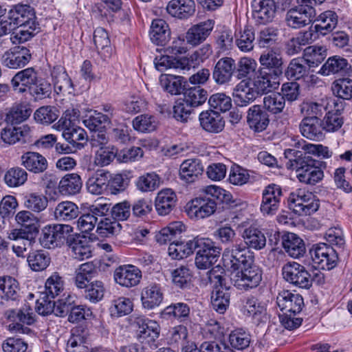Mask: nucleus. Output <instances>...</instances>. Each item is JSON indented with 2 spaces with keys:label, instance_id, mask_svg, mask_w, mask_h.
I'll use <instances>...</instances> for the list:
<instances>
[{
  "label": "nucleus",
  "instance_id": "49530a36",
  "mask_svg": "<svg viewBox=\"0 0 352 352\" xmlns=\"http://www.w3.org/2000/svg\"><path fill=\"white\" fill-rule=\"evenodd\" d=\"M190 314L189 306L184 302L172 303L167 306L160 313L162 319L170 320L172 318L184 321L187 320Z\"/></svg>",
  "mask_w": 352,
  "mask_h": 352
},
{
  "label": "nucleus",
  "instance_id": "052dcab7",
  "mask_svg": "<svg viewBox=\"0 0 352 352\" xmlns=\"http://www.w3.org/2000/svg\"><path fill=\"white\" fill-rule=\"evenodd\" d=\"M172 280L175 287L180 289L189 288L192 274L190 269L182 265L171 272Z\"/></svg>",
  "mask_w": 352,
  "mask_h": 352
},
{
  "label": "nucleus",
  "instance_id": "f3484780",
  "mask_svg": "<svg viewBox=\"0 0 352 352\" xmlns=\"http://www.w3.org/2000/svg\"><path fill=\"white\" fill-rule=\"evenodd\" d=\"M114 280L122 287H131L137 285L142 278L141 271L133 265H124L114 271Z\"/></svg>",
  "mask_w": 352,
  "mask_h": 352
},
{
  "label": "nucleus",
  "instance_id": "a18cd8bd",
  "mask_svg": "<svg viewBox=\"0 0 352 352\" xmlns=\"http://www.w3.org/2000/svg\"><path fill=\"white\" fill-rule=\"evenodd\" d=\"M82 186V179L78 174H67L60 180L58 190L63 195H74L80 192Z\"/></svg>",
  "mask_w": 352,
  "mask_h": 352
},
{
  "label": "nucleus",
  "instance_id": "c756f323",
  "mask_svg": "<svg viewBox=\"0 0 352 352\" xmlns=\"http://www.w3.org/2000/svg\"><path fill=\"white\" fill-rule=\"evenodd\" d=\"M67 243L76 259L82 261L91 256L90 242L85 236L71 235Z\"/></svg>",
  "mask_w": 352,
  "mask_h": 352
},
{
  "label": "nucleus",
  "instance_id": "c03bdc74",
  "mask_svg": "<svg viewBox=\"0 0 352 352\" xmlns=\"http://www.w3.org/2000/svg\"><path fill=\"white\" fill-rule=\"evenodd\" d=\"M80 213L77 204L70 201H63L54 209V217L58 221H69L75 219Z\"/></svg>",
  "mask_w": 352,
  "mask_h": 352
},
{
  "label": "nucleus",
  "instance_id": "a878e982",
  "mask_svg": "<svg viewBox=\"0 0 352 352\" xmlns=\"http://www.w3.org/2000/svg\"><path fill=\"white\" fill-rule=\"evenodd\" d=\"M259 62L261 65L259 70H266L267 72L283 75V58L278 52L269 50L263 52L259 58Z\"/></svg>",
  "mask_w": 352,
  "mask_h": 352
},
{
  "label": "nucleus",
  "instance_id": "a19ab883",
  "mask_svg": "<svg viewBox=\"0 0 352 352\" xmlns=\"http://www.w3.org/2000/svg\"><path fill=\"white\" fill-rule=\"evenodd\" d=\"M338 16L333 10H327L322 12L317 18L316 21L319 22L314 26L311 25L314 31L324 36L332 32L338 24Z\"/></svg>",
  "mask_w": 352,
  "mask_h": 352
},
{
  "label": "nucleus",
  "instance_id": "412c9836",
  "mask_svg": "<svg viewBox=\"0 0 352 352\" xmlns=\"http://www.w3.org/2000/svg\"><path fill=\"white\" fill-rule=\"evenodd\" d=\"M247 123L254 131H263L270 123L269 116L263 107L254 104L248 110Z\"/></svg>",
  "mask_w": 352,
  "mask_h": 352
},
{
  "label": "nucleus",
  "instance_id": "bf43d9fd",
  "mask_svg": "<svg viewBox=\"0 0 352 352\" xmlns=\"http://www.w3.org/2000/svg\"><path fill=\"white\" fill-rule=\"evenodd\" d=\"M109 309L112 317L119 318L132 311L133 302L128 298L119 297L111 300Z\"/></svg>",
  "mask_w": 352,
  "mask_h": 352
},
{
  "label": "nucleus",
  "instance_id": "09e8293b",
  "mask_svg": "<svg viewBox=\"0 0 352 352\" xmlns=\"http://www.w3.org/2000/svg\"><path fill=\"white\" fill-rule=\"evenodd\" d=\"M229 287L220 286L212 290V306L213 309L219 314H223L230 304Z\"/></svg>",
  "mask_w": 352,
  "mask_h": 352
},
{
  "label": "nucleus",
  "instance_id": "dca6fc26",
  "mask_svg": "<svg viewBox=\"0 0 352 352\" xmlns=\"http://www.w3.org/2000/svg\"><path fill=\"white\" fill-rule=\"evenodd\" d=\"M276 304L280 311L285 313L299 314L304 307V300L299 294L289 290L280 292L276 297Z\"/></svg>",
  "mask_w": 352,
  "mask_h": 352
},
{
  "label": "nucleus",
  "instance_id": "f8f14e48",
  "mask_svg": "<svg viewBox=\"0 0 352 352\" xmlns=\"http://www.w3.org/2000/svg\"><path fill=\"white\" fill-rule=\"evenodd\" d=\"M34 8L28 4L18 3L11 7L8 12V19L12 25L38 27Z\"/></svg>",
  "mask_w": 352,
  "mask_h": 352
},
{
  "label": "nucleus",
  "instance_id": "ddd939ff",
  "mask_svg": "<svg viewBox=\"0 0 352 352\" xmlns=\"http://www.w3.org/2000/svg\"><path fill=\"white\" fill-rule=\"evenodd\" d=\"M252 16L257 25H265L273 21L277 6L274 0H253Z\"/></svg>",
  "mask_w": 352,
  "mask_h": 352
},
{
  "label": "nucleus",
  "instance_id": "c85d7f7f",
  "mask_svg": "<svg viewBox=\"0 0 352 352\" xmlns=\"http://www.w3.org/2000/svg\"><path fill=\"white\" fill-rule=\"evenodd\" d=\"M323 124L320 118H304L300 124L301 134L306 138L320 141L324 138Z\"/></svg>",
  "mask_w": 352,
  "mask_h": 352
},
{
  "label": "nucleus",
  "instance_id": "e433bc0d",
  "mask_svg": "<svg viewBox=\"0 0 352 352\" xmlns=\"http://www.w3.org/2000/svg\"><path fill=\"white\" fill-rule=\"evenodd\" d=\"M94 43L98 54L104 61L111 58L113 52L107 32L102 28H97L94 32Z\"/></svg>",
  "mask_w": 352,
  "mask_h": 352
},
{
  "label": "nucleus",
  "instance_id": "6e6d98bb",
  "mask_svg": "<svg viewBox=\"0 0 352 352\" xmlns=\"http://www.w3.org/2000/svg\"><path fill=\"white\" fill-rule=\"evenodd\" d=\"M28 262L30 268L35 272L45 270L50 263V256L45 250H34L29 253Z\"/></svg>",
  "mask_w": 352,
  "mask_h": 352
},
{
  "label": "nucleus",
  "instance_id": "1a4fd4ad",
  "mask_svg": "<svg viewBox=\"0 0 352 352\" xmlns=\"http://www.w3.org/2000/svg\"><path fill=\"white\" fill-rule=\"evenodd\" d=\"M316 15V10L312 5L300 3L298 6L291 8L287 12L285 21L287 26L298 29L312 23Z\"/></svg>",
  "mask_w": 352,
  "mask_h": 352
},
{
  "label": "nucleus",
  "instance_id": "69168bd1",
  "mask_svg": "<svg viewBox=\"0 0 352 352\" xmlns=\"http://www.w3.org/2000/svg\"><path fill=\"white\" fill-rule=\"evenodd\" d=\"M285 106L284 96L279 93L266 95L263 98V108L273 114L282 112Z\"/></svg>",
  "mask_w": 352,
  "mask_h": 352
},
{
  "label": "nucleus",
  "instance_id": "aec40b11",
  "mask_svg": "<svg viewBox=\"0 0 352 352\" xmlns=\"http://www.w3.org/2000/svg\"><path fill=\"white\" fill-rule=\"evenodd\" d=\"M39 77L34 67H28L18 72L11 80V85L14 91L23 94L29 89Z\"/></svg>",
  "mask_w": 352,
  "mask_h": 352
},
{
  "label": "nucleus",
  "instance_id": "0eeeda50",
  "mask_svg": "<svg viewBox=\"0 0 352 352\" xmlns=\"http://www.w3.org/2000/svg\"><path fill=\"white\" fill-rule=\"evenodd\" d=\"M309 254L314 264L320 269L331 270L338 264V253L327 243L314 244L310 249Z\"/></svg>",
  "mask_w": 352,
  "mask_h": 352
},
{
  "label": "nucleus",
  "instance_id": "f704fd0d",
  "mask_svg": "<svg viewBox=\"0 0 352 352\" xmlns=\"http://www.w3.org/2000/svg\"><path fill=\"white\" fill-rule=\"evenodd\" d=\"M242 237L243 245H245L250 250V249L261 250L266 245V237L264 233L257 228L250 226L245 228L242 233Z\"/></svg>",
  "mask_w": 352,
  "mask_h": 352
},
{
  "label": "nucleus",
  "instance_id": "4468645a",
  "mask_svg": "<svg viewBox=\"0 0 352 352\" xmlns=\"http://www.w3.org/2000/svg\"><path fill=\"white\" fill-rule=\"evenodd\" d=\"M109 207L107 204L93 205L89 207L87 212L82 214L77 221L78 229L82 232L89 233L92 231L100 217L106 216Z\"/></svg>",
  "mask_w": 352,
  "mask_h": 352
},
{
  "label": "nucleus",
  "instance_id": "8fccbe9b",
  "mask_svg": "<svg viewBox=\"0 0 352 352\" xmlns=\"http://www.w3.org/2000/svg\"><path fill=\"white\" fill-rule=\"evenodd\" d=\"M5 316L8 320L12 322L8 326L9 330L12 331L21 330L23 327L21 323L31 324L34 322V319L30 314H25L21 310L9 309L6 311Z\"/></svg>",
  "mask_w": 352,
  "mask_h": 352
},
{
  "label": "nucleus",
  "instance_id": "cd10ccee",
  "mask_svg": "<svg viewBox=\"0 0 352 352\" xmlns=\"http://www.w3.org/2000/svg\"><path fill=\"white\" fill-rule=\"evenodd\" d=\"M177 195L170 188L161 190L155 199V210L159 215L165 216L170 213L176 205Z\"/></svg>",
  "mask_w": 352,
  "mask_h": 352
},
{
  "label": "nucleus",
  "instance_id": "f257e3e1",
  "mask_svg": "<svg viewBox=\"0 0 352 352\" xmlns=\"http://www.w3.org/2000/svg\"><path fill=\"white\" fill-rule=\"evenodd\" d=\"M225 265L238 270L231 278L234 287L241 290L256 287L262 280V270L254 263V253L242 241L236 243L223 254Z\"/></svg>",
  "mask_w": 352,
  "mask_h": 352
},
{
  "label": "nucleus",
  "instance_id": "5fc2aeb1",
  "mask_svg": "<svg viewBox=\"0 0 352 352\" xmlns=\"http://www.w3.org/2000/svg\"><path fill=\"white\" fill-rule=\"evenodd\" d=\"M109 172H97L87 182V190L93 195H100L108 186Z\"/></svg>",
  "mask_w": 352,
  "mask_h": 352
},
{
  "label": "nucleus",
  "instance_id": "72a5a7b5",
  "mask_svg": "<svg viewBox=\"0 0 352 352\" xmlns=\"http://www.w3.org/2000/svg\"><path fill=\"white\" fill-rule=\"evenodd\" d=\"M166 10L174 17L186 19L195 11V3L192 0H170Z\"/></svg>",
  "mask_w": 352,
  "mask_h": 352
},
{
  "label": "nucleus",
  "instance_id": "58836bf2",
  "mask_svg": "<svg viewBox=\"0 0 352 352\" xmlns=\"http://www.w3.org/2000/svg\"><path fill=\"white\" fill-rule=\"evenodd\" d=\"M282 244L285 252L293 258H299L305 253L303 240L294 233L284 234L282 236Z\"/></svg>",
  "mask_w": 352,
  "mask_h": 352
},
{
  "label": "nucleus",
  "instance_id": "603ef678",
  "mask_svg": "<svg viewBox=\"0 0 352 352\" xmlns=\"http://www.w3.org/2000/svg\"><path fill=\"white\" fill-rule=\"evenodd\" d=\"M195 238L186 243L179 241L171 243L168 247V254L173 259H182L186 258L195 251Z\"/></svg>",
  "mask_w": 352,
  "mask_h": 352
},
{
  "label": "nucleus",
  "instance_id": "f03ea898",
  "mask_svg": "<svg viewBox=\"0 0 352 352\" xmlns=\"http://www.w3.org/2000/svg\"><path fill=\"white\" fill-rule=\"evenodd\" d=\"M204 193L187 204L186 210L190 218L204 219L210 216L215 212L218 203L236 206L232 195L219 186H208Z\"/></svg>",
  "mask_w": 352,
  "mask_h": 352
},
{
  "label": "nucleus",
  "instance_id": "393cba45",
  "mask_svg": "<svg viewBox=\"0 0 352 352\" xmlns=\"http://www.w3.org/2000/svg\"><path fill=\"white\" fill-rule=\"evenodd\" d=\"M282 75L259 70V75L254 80L253 86L258 94L271 92L278 89L280 85V77Z\"/></svg>",
  "mask_w": 352,
  "mask_h": 352
},
{
  "label": "nucleus",
  "instance_id": "423d86ee",
  "mask_svg": "<svg viewBox=\"0 0 352 352\" xmlns=\"http://www.w3.org/2000/svg\"><path fill=\"white\" fill-rule=\"evenodd\" d=\"M72 232L73 228L67 224L48 225L43 228L40 241L43 247L53 248L67 242Z\"/></svg>",
  "mask_w": 352,
  "mask_h": 352
},
{
  "label": "nucleus",
  "instance_id": "864d4df0",
  "mask_svg": "<svg viewBox=\"0 0 352 352\" xmlns=\"http://www.w3.org/2000/svg\"><path fill=\"white\" fill-rule=\"evenodd\" d=\"M208 98L207 91L201 86L187 88L184 92V100L193 109L202 105Z\"/></svg>",
  "mask_w": 352,
  "mask_h": 352
},
{
  "label": "nucleus",
  "instance_id": "774afa93",
  "mask_svg": "<svg viewBox=\"0 0 352 352\" xmlns=\"http://www.w3.org/2000/svg\"><path fill=\"white\" fill-rule=\"evenodd\" d=\"M332 91L336 96L349 100L352 98V80L349 78H339L332 85Z\"/></svg>",
  "mask_w": 352,
  "mask_h": 352
},
{
  "label": "nucleus",
  "instance_id": "79ce46f5",
  "mask_svg": "<svg viewBox=\"0 0 352 352\" xmlns=\"http://www.w3.org/2000/svg\"><path fill=\"white\" fill-rule=\"evenodd\" d=\"M184 230L185 226L181 221L173 222L167 227L162 228L156 234V241L160 245L166 244L167 243L170 244L175 242V240L180 237L181 234Z\"/></svg>",
  "mask_w": 352,
  "mask_h": 352
},
{
  "label": "nucleus",
  "instance_id": "b1692460",
  "mask_svg": "<svg viewBox=\"0 0 352 352\" xmlns=\"http://www.w3.org/2000/svg\"><path fill=\"white\" fill-rule=\"evenodd\" d=\"M21 164L34 174L42 173L48 167L46 158L39 153L33 151L25 152L21 156Z\"/></svg>",
  "mask_w": 352,
  "mask_h": 352
},
{
  "label": "nucleus",
  "instance_id": "9d476101",
  "mask_svg": "<svg viewBox=\"0 0 352 352\" xmlns=\"http://www.w3.org/2000/svg\"><path fill=\"white\" fill-rule=\"evenodd\" d=\"M283 195L280 186L270 184L262 191V200L260 206L261 213L265 216H272L278 212Z\"/></svg>",
  "mask_w": 352,
  "mask_h": 352
},
{
  "label": "nucleus",
  "instance_id": "37998d69",
  "mask_svg": "<svg viewBox=\"0 0 352 352\" xmlns=\"http://www.w3.org/2000/svg\"><path fill=\"white\" fill-rule=\"evenodd\" d=\"M0 297L7 301L19 300V287L15 278L11 276L0 277Z\"/></svg>",
  "mask_w": 352,
  "mask_h": 352
},
{
  "label": "nucleus",
  "instance_id": "a211bd4d",
  "mask_svg": "<svg viewBox=\"0 0 352 352\" xmlns=\"http://www.w3.org/2000/svg\"><path fill=\"white\" fill-rule=\"evenodd\" d=\"M133 323L138 327V336L142 342L146 341L149 343L158 338L160 326L157 322L144 316H138L134 319Z\"/></svg>",
  "mask_w": 352,
  "mask_h": 352
},
{
  "label": "nucleus",
  "instance_id": "4c0bfd02",
  "mask_svg": "<svg viewBox=\"0 0 352 352\" xmlns=\"http://www.w3.org/2000/svg\"><path fill=\"white\" fill-rule=\"evenodd\" d=\"M162 300L163 293L158 285L151 284L142 289L141 301L144 308L152 309L159 306Z\"/></svg>",
  "mask_w": 352,
  "mask_h": 352
},
{
  "label": "nucleus",
  "instance_id": "ea45409f",
  "mask_svg": "<svg viewBox=\"0 0 352 352\" xmlns=\"http://www.w3.org/2000/svg\"><path fill=\"white\" fill-rule=\"evenodd\" d=\"M154 64L155 68L160 72L168 68L180 69L182 70H189L191 68V65L187 58H176L168 55L155 57Z\"/></svg>",
  "mask_w": 352,
  "mask_h": 352
},
{
  "label": "nucleus",
  "instance_id": "2f4dec72",
  "mask_svg": "<svg viewBox=\"0 0 352 352\" xmlns=\"http://www.w3.org/2000/svg\"><path fill=\"white\" fill-rule=\"evenodd\" d=\"M149 36L151 41L157 45H164L170 38V30L168 23L162 19L153 20Z\"/></svg>",
  "mask_w": 352,
  "mask_h": 352
},
{
  "label": "nucleus",
  "instance_id": "13d9d810",
  "mask_svg": "<svg viewBox=\"0 0 352 352\" xmlns=\"http://www.w3.org/2000/svg\"><path fill=\"white\" fill-rule=\"evenodd\" d=\"M110 123V116L97 111H90L83 120L84 125L90 131H96Z\"/></svg>",
  "mask_w": 352,
  "mask_h": 352
},
{
  "label": "nucleus",
  "instance_id": "338daca9",
  "mask_svg": "<svg viewBox=\"0 0 352 352\" xmlns=\"http://www.w3.org/2000/svg\"><path fill=\"white\" fill-rule=\"evenodd\" d=\"M304 60L300 58L292 59L287 69L285 70V76L287 79L294 80H299L308 73Z\"/></svg>",
  "mask_w": 352,
  "mask_h": 352
},
{
  "label": "nucleus",
  "instance_id": "e2e57ef3",
  "mask_svg": "<svg viewBox=\"0 0 352 352\" xmlns=\"http://www.w3.org/2000/svg\"><path fill=\"white\" fill-rule=\"evenodd\" d=\"M3 179L9 187H18L27 181L28 173L21 167H13L6 171Z\"/></svg>",
  "mask_w": 352,
  "mask_h": 352
},
{
  "label": "nucleus",
  "instance_id": "4be33fe9",
  "mask_svg": "<svg viewBox=\"0 0 352 352\" xmlns=\"http://www.w3.org/2000/svg\"><path fill=\"white\" fill-rule=\"evenodd\" d=\"M214 21L208 19L192 25L186 33V41L192 45H197L204 41L214 28Z\"/></svg>",
  "mask_w": 352,
  "mask_h": 352
},
{
  "label": "nucleus",
  "instance_id": "6ab92c4d",
  "mask_svg": "<svg viewBox=\"0 0 352 352\" xmlns=\"http://www.w3.org/2000/svg\"><path fill=\"white\" fill-rule=\"evenodd\" d=\"M258 91L251 87L250 81L242 80L234 89L232 96L237 107H247L252 103L258 96Z\"/></svg>",
  "mask_w": 352,
  "mask_h": 352
},
{
  "label": "nucleus",
  "instance_id": "680f3d73",
  "mask_svg": "<svg viewBox=\"0 0 352 352\" xmlns=\"http://www.w3.org/2000/svg\"><path fill=\"white\" fill-rule=\"evenodd\" d=\"M161 182V178L155 173H148L138 177L136 186L143 192H151L157 189Z\"/></svg>",
  "mask_w": 352,
  "mask_h": 352
},
{
  "label": "nucleus",
  "instance_id": "7c9ffc66",
  "mask_svg": "<svg viewBox=\"0 0 352 352\" xmlns=\"http://www.w3.org/2000/svg\"><path fill=\"white\" fill-rule=\"evenodd\" d=\"M350 69L351 65L346 59L340 56H333L327 60L318 73L323 76L344 75L347 74Z\"/></svg>",
  "mask_w": 352,
  "mask_h": 352
},
{
  "label": "nucleus",
  "instance_id": "39448f33",
  "mask_svg": "<svg viewBox=\"0 0 352 352\" xmlns=\"http://www.w3.org/2000/svg\"><path fill=\"white\" fill-rule=\"evenodd\" d=\"M288 204L298 215H310L316 212L320 206L319 200L314 194L302 189L290 193Z\"/></svg>",
  "mask_w": 352,
  "mask_h": 352
},
{
  "label": "nucleus",
  "instance_id": "c9c22d12",
  "mask_svg": "<svg viewBox=\"0 0 352 352\" xmlns=\"http://www.w3.org/2000/svg\"><path fill=\"white\" fill-rule=\"evenodd\" d=\"M54 89L57 93H72L73 83L65 69L61 65L54 66L51 72Z\"/></svg>",
  "mask_w": 352,
  "mask_h": 352
},
{
  "label": "nucleus",
  "instance_id": "0e129e2a",
  "mask_svg": "<svg viewBox=\"0 0 352 352\" xmlns=\"http://www.w3.org/2000/svg\"><path fill=\"white\" fill-rule=\"evenodd\" d=\"M251 342L250 334L243 329L233 330L229 336L231 346L237 350H243L249 346Z\"/></svg>",
  "mask_w": 352,
  "mask_h": 352
},
{
  "label": "nucleus",
  "instance_id": "bb28decb",
  "mask_svg": "<svg viewBox=\"0 0 352 352\" xmlns=\"http://www.w3.org/2000/svg\"><path fill=\"white\" fill-rule=\"evenodd\" d=\"M203 172V164L201 160L197 158L186 160L179 167L180 178L187 183L195 182L202 175Z\"/></svg>",
  "mask_w": 352,
  "mask_h": 352
},
{
  "label": "nucleus",
  "instance_id": "5701e85b",
  "mask_svg": "<svg viewBox=\"0 0 352 352\" xmlns=\"http://www.w3.org/2000/svg\"><path fill=\"white\" fill-rule=\"evenodd\" d=\"M200 125L209 133H218L225 126V121L221 114L212 109L202 111L199 116Z\"/></svg>",
  "mask_w": 352,
  "mask_h": 352
},
{
  "label": "nucleus",
  "instance_id": "4d7b16f0",
  "mask_svg": "<svg viewBox=\"0 0 352 352\" xmlns=\"http://www.w3.org/2000/svg\"><path fill=\"white\" fill-rule=\"evenodd\" d=\"M122 229L121 224L114 219L100 217L98 221L96 232L102 236H109L120 233Z\"/></svg>",
  "mask_w": 352,
  "mask_h": 352
},
{
  "label": "nucleus",
  "instance_id": "20e7f679",
  "mask_svg": "<svg viewBox=\"0 0 352 352\" xmlns=\"http://www.w3.org/2000/svg\"><path fill=\"white\" fill-rule=\"evenodd\" d=\"M299 166L295 170L296 177L300 183L314 186L322 180L323 168H326L324 162L316 160L309 156L298 163Z\"/></svg>",
  "mask_w": 352,
  "mask_h": 352
},
{
  "label": "nucleus",
  "instance_id": "9b49d317",
  "mask_svg": "<svg viewBox=\"0 0 352 352\" xmlns=\"http://www.w3.org/2000/svg\"><path fill=\"white\" fill-rule=\"evenodd\" d=\"M31 59L30 49L23 45H16L3 54L1 63L8 68L17 69L24 67Z\"/></svg>",
  "mask_w": 352,
  "mask_h": 352
},
{
  "label": "nucleus",
  "instance_id": "6e6552de",
  "mask_svg": "<svg viewBox=\"0 0 352 352\" xmlns=\"http://www.w3.org/2000/svg\"><path fill=\"white\" fill-rule=\"evenodd\" d=\"M283 278L289 284L309 289L311 287L310 273L306 267L297 262H288L282 268Z\"/></svg>",
  "mask_w": 352,
  "mask_h": 352
},
{
  "label": "nucleus",
  "instance_id": "473e14b6",
  "mask_svg": "<svg viewBox=\"0 0 352 352\" xmlns=\"http://www.w3.org/2000/svg\"><path fill=\"white\" fill-rule=\"evenodd\" d=\"M30 131L28 125L10 126L2 129L1 137L2 140L8 144H14L16 142L26 143L30 136Z\"/></svg>",
  "mask_w": 352,
  "mask_h": 352
},
{
  "label": "nucleus",
  "instance_id": "2eb2a0df",
  "mask_svg": "<svg viewBox=\"0 0 352 352\" xmlns=\"http://www.w3.org/2000/svg\"><path fill=\"white\" fill-rule=\"evenodd\" d=\"M236 70L235 60L231 57H223L215 63L212 77L219 85H228L233 77Z\"/></svg>",
  "mask_w": 352,
  "mask_h": 352
},
{
  "label": "nucleus",
  "instance_id": "3c124183",
  "mask_svg": "<svg viewBox=\"0 0 352 352\" xmlns=\"http://www.w3.org/2000/svg\"><path fill=\"white\" fill-rule=\"evenodd\" d=\"M327 56V48L322 45H311L304 50L303 60L309 67H315Z\"/></svg>",
  "mask_w": 352,
  "mask_h": 352
},
{
  "label": "nucleus",
  "instance_id": "de8ad7c7",
  "mask_svg": "<svg viewBox=\"0 0 352 352\" xmlns=\"http://www.w3.org/2000/svg\"><path fill=\"white\" fill-rule=\"evenodd\" d=\"M186 81L180 76L164 75L160 78V84L164 91L171 95H179L184 89Z\"/></svg>",
  "mask_w": 352,
  "mask_h": 352
},
{
  "label": "nucleus",
  "instance_id": "7ed1b4c3",
  "mask_svg": "<svg viewBox=\"0 0 352 352\" xmlns=\"http://www.w3.org/2000/svg\"><path fill=\"white\" fill-rule=\"evenodd\" d=\"M194 246L197 251L195 265L201 270L210 268L221 254V249L209 238L195 237Z\"/></svg>",
  "mask_w": 352,
  "mask_h": 352
}]
</instances>
